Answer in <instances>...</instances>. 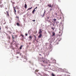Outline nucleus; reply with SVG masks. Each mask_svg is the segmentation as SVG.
I'll use <instances>...</instances> for the list:
<instances>
[{"label":"nucleus","mask_w":76,"mask_h":76,"mask_svg":"<svg viewBox=\"0 0 76 76\" xmlns=\"http://www.w3.org/2000/svg\"><path fill=\"white\" fill-rule=\"evenodd\" d=\"M26 36H28V34L27 33H26L25 34Z\"/></svg>","instance_id":"obj_24"},{"label":"nucleus","mask_w":76,"mask_h":76,"mask_svg":"<svg viewBox=\"0 0 76 76\" xmlns=\"http://www.w3.org/2000/svg\"><path fill=\"white\" fill-rule=\"evenodd\" d=\"M53 10V9L50 8L49 10L50 11H49L48 12H50L51 11Z\"/></svg>","instance_id":"obj_14"},{"label":"nucleus","mask_w":76,"mask_h":76,"mask_svg":"<svg viewBox=\"0 0 76 76\" xmlns=\"http://www.w3.org/2000/svg\"><path fill=\"white\" fill-rule=\"evenodd\" d=\"M21 36H22V37H23V34H21Z\"/></svg>","instance_id":"obj_31"},{"label":"nucleus","mask_w":76,"mask_h":76,"mask_svg":"<svg viewBox=\"0 0 76 76\" xmlns=\"http://www.w3.org/2000/svg\"><path fill=\"white\" fill-rule=\"evenodd\" d=\"M65 72H66V73H68V71H67V69L65 70Z\"/></svg>","instance_id":"obj_21"},{"label":"nucleus","mask_w":76,"mask_h":76,"mask_svg":"<svg viewBox=\"0 0 76 76\" xmlns=\"http://www.w3.org/2000/svg\"><path fill=\"white\" fill-rule=\"evenodd\" d=\"M45 10L44 12V14L42 16V17H44V14H45Z\"/></svg>","instance_id":"obj_18"},{"label":"nucleus","mask_w":76,"mask_h":76,"mask_svg":"<svg viewBox=\"0 0 76 76\" xmlns=\"http://www.w3.org/2000/svg\"><path fill=\"white\" fill-rule=\"evenodd\" d=\"M31 36H29V39H31Z\"/></svg>","instance_id":"obj_23"},{"label":"nucleus","mask_w":76,"mask_h":76,"mask_svg":"<svg viewBox=\"0 0 76 76\" xmlns=\"http://www.w3.org/2000/svg\"><path fill=\"white\" fill-rule=\"evenodd\" d=\"M42 62H43V63H44V62H45V60L42 61Z\"/></svg>","instance_id":"obj_27"},{"label":"nucleus","mask_w":76,"mask_h":76,"mask_svg":"<svg viewBox=\"0 0 76 76\" xmlns=\"http://www.w3.org/2000/svg\"><path fill=\"white\" fill-rule=\"evenodd\" d=\"M24 7L25 9H26V8H27V5H26V4H25Z\"/></svg>","instance_id":"obj_11"},{"label":"nucleus","mask_w":76,"mask_h":76,"mask_svg":"<svg viewBox=\"0 0 76 76\" xmlns=\"http://www.w3.org/2000/svg\"><path fill=\"white\" fill-rule=\"evenodd\" d=\"M16 25L18 26H20V24H19V23H16Z\"/></svg>","instance_id":"obj_10"},{"label":"nucleus","mask_w":76,"mask_h":76,"mask_svg":"<svg viewBox=\"0 0 76 76\" xmlns=\"http://www.w3.org/2000/svg\"><path fill=\"white\" fill-rule=\"evenodd\" d=\"M29 62L30 63H31V61H29Z\"/></svg>","instance_id":"obj_33"},{"label":"nucleus","mask_w":76,"mask_h":76,"mask_svg":"<svg viewBox=\"0 0 76 76\" xmlns=\"http://www.w3.org/2000/svg\"><path fill=\"white\" fill-rule=\"evenodd\" d=\"M3 4H2L0 5V7L1 8L3 7Z\"/></svg>","instance_id":"obj_20"},{"label":"nucleus","mask_w":76,"mask_h":76,"mask_svg":"<svg viewBox=\"0 0 76 76\" xmlns=\"http://www.w3.org/2000/svg\"><path fill=\"white\" fill-rule=\"evenodd\" d=\"M0 30H1V26H0Z\"/></svg>","instance_id":"obj_36"},{"label":"nucleus","mask_w":76,"mask_h":76,"mask_svg":"<svg viewBox=\"0 0 76 76\" xmlns=\"http://www.w3.org/2000/svg\"><path fill=\"white\" fill-rule=\"evenodd\" d=\"M32 21L33 22H35V20H32Z\"/></svg>","instance_id":"obj_28"},{"label":"nucleus","mask_w":76,"mask_h":76,"mask_svg":"<svg viewBox=\"0 0 76 76\" xmlns=\"http://www.w3.org/2000/svg\"><path fill=\"white\" fill-rule=\"evenodd\" d=\"M51 75L52 76H55V75H54V74H53V73H52Z\"/></svg>","instance_id":"obj_17"},{"label":"nucleus","mask_w":76,"mask_h":76,"mask_svg":"<svg viewBox=\"0 0 76 76\" xmlns=\"http://www.w3.org/2000/svg\"><path fill=\"white\" fill-rule=\"evenodd\" d=\"M62 34H63V31L61 30L59 32V37H61L62 35Z\"/></svg>","instance_id":"obj_1"},{"label":"nucleus","mask_w":76,"mask_h":76,"mask_svg":"<svg viewBox=\"0 0 76 76\" xmlns=\"http://www.w3.org/2000/svg\"><path fill=\"white\" fill-rule=\"evenodd\" d=\"M51 25V24H50Z\"/></svg>","instance_id":"obj_45"},{"label":"nucleus","mask_w":76,"mask_h":76,"mask_svg":"<svg viewBox=\"0 0 76 76\" xmlns=\"http://www.w3.org/2000/svg\"><path fill=\"white\" fill-rule=\"evenodd\" d=\"M7 17H9V12H7Z\"/></svg>","instance_id":"obj_9"},{"label":"nucleus","mask_w":76,"mask_h":76,"mask_svg":"<svg viewBox=\"0 0 76 76\" xmlns=\"http://www.w3.org/2000/svg\"><path fill=\"white\" fill-rule=\"evenodd\" d=\"M10 33H11V32L10 31Z\"/></svg>","instance_id":"obj_43"},{"label":"nucleus","mask_w":76,"mask_h":76,"mask_svg":"<svg viewBox=\"0 0 76 76\" xmlns=\"http://www.w3.org/2000/svg\"><path fill=\"white\" fill-rule=\"evenodd\" d=\"M42 37V34H40L38 37V38H41Z\"/></svg>","instance_id":"obj_6"},{"label":"nucleus","mask_w":76,"mask_h":76,"mask_svg":"<svg viewBox=\"0 0 76 76\" xmlns=\"http://www.w3.org/2000/svg\"><path fill=\"white\" fill-rule=\"evenodd\" d=\"M42 29H39V34H42Z\"/></svg>","instance_id":"obj_3"},{"label":"nucleus","mask_w":76,"mask_h":76,"mask_svg":"<svg viewBox=\"0 0 76 76\" xmlns=\"http://www.w3.org/2000/svg\"><path fill=\"white\" fill-rule=\"evenodd\" d=\"M22 57L23 58L25 59V60H26V61H27V58H26V56H23Z\"/></svg>","instance_id":"obj_2"},{"label":"nucleus","mask_w":76,"mask_h":76,"mask_svg":"<svg viewBox=\"0 0 76 76\" xmlns=\"http://www.w3.org/2000/svg\"><path fill=\"white\" fill-rule=\"evenodd\" d=\"M35 10H33L32 11V13H33V14H34V13L35 12Z\"/></svg>","instance_id":"obj_16"},{"label":"nucleus","mask_w":76,"mask_h":76,"mask_svg":"<svg viewBox=\"0 0 76 76\" xmlns=\"http://www.w3.org/2000/svg\"><path fill=\"white\" fill-rule=\"evenodd\" d=\"M55 15H57V13H55Z\"/></svg>","instance_id":"obj_34"},{"label":"nucleus","mask_w":76,"mask_h":76,"mask_svg":"<svg viewBox=\"0 0 76 76\" xmlns=\"http://www.w3.org/2000/svg\"><path fill=\"white\" fill-rule=\"evenodd\" d=\"M14 8V13H15V14H16V13H16V10L15 9V7H13Z\"/></svg>","instance_id":"obj_7"},{"label":"nucleus","mask_w":76,"mask_h":76,"mask_svg":"<svg viewBox=\"0 0 76 76\" xmlns=\"http://www.w3.org/2000/svg\"><path fill=\"white\" fill-rule=\"evenodd\" d=\"M37 9V7H36L35 8V9H34V10H35V9Z\"/></svg>","instance_id":"obj_32"},{"label":"nucleus","mask_w":76,"mask_h":76,"mask_svg":"<svg viewBox=\"0 0 76 76\" xmlns=\"http://www.w3.org/2000/svg\"><path fill=\"white\" fill-rule=\"evenodd\" d=\"M48 7H51V8H52L53 6H51V5L50 4H48Z\"/></svg>","instance_id":"obj_4"},{"label":"nucleus","mask_w":76,"mask_h":76,"mask_svg":"<svg viewBox=\"0 0 76 76\" xmlns=\"http://www.w3.org/2000/svg\"><path fill=\"white\" fill-rule=\"evenodd\" d=\"M16 18V19H17V20H19V17L18 16H17L16 17H15Z\"/></svg>","instance_id":"obj_5"},{"label":"nucleus","mask_w":76,"mask_h":76,"mask_svg":"<svg viewBox=\"0 0 76 76\" xmlns=\"http://www.w3.org/2000/svg\"><path fill=\"white\" fill-rule=\"evenodd\" d=\"M12 39H14V37H13V36H12Z\"/></svg>","instance_id":"obj_29"},{"label":"nucleus","mask_w":76,"mask_h":76,"mask_svg":"<svg viewBox=\"0 0 76 76\" xmlns=\"http://www.w3.org/2000/svg\"><path fill=\"white\" fill-rule=\"evenodd\" d=\"M35 72H38V70H36V71H35Z\"/></svg>","instance_id":"obj_30"},{"label":"nucleus","mask_w":76,"mask_h":76,"mask_svg":"<svg viewBox=\"0 0 76 76\" xmlns=\"http://www.w3.org/2000/svg\"><path fill=\"white\" fill-rule=\"evenodd\" d=\"M48 22L49 23H52L51 22V21L49 20L48 21Z\"/></svg>","instance_id":"obj_22"},{"label":"nucleus","mask_w":76,"mask_h":76,"mask_svg":"<svg viewBox=\"0 0 76 76\" xmlns=\"http://www.w3.org/2000/svg\"><path fill=\"white\" fill-rule=\"evenodd\" d=\"M18 57H18V56H17V58H18Z\"/></svg>","instance_id":"obj_41"},{"label":"nucleus","mask_w":76,"mask_h":76,"mask_svg":"<svg viewBox=\"0 0 76 76\" xmlns=\"http://www.w3.org/2000/svg\"><path fill=\"white\" fill-rule=\"evenodd\" d=\"M31 44V43H29V45H30V44Z\"/></svg>","instance_id":"obj_38"},{"label":"nucleus","mask_w":76,"mask_h":76,"mask_svg":"<svg viewBox=\"0 0 76 76\" xmlns=\"http://www.w3.org/2000/svg\"><path fill=\"white\" fill-rule=\"evenodd\" d=\"M39 56H42L41 54H39Z\"/></svg>","instance_id":"obj_40"},{"label":"nucleus","mask_w":76,"mask_h":76,"mask_svg":"<svg viewBox=\"0 0 76 76\" xmlns=\"http://www.w3.org/2000/svg\"><path fill=\"white\" fill-rule=\"evenodd\" d=\"M26 61H25V62Z\"/></svg>","instance_id":"obj_44"},{"label":"nucleus","mask_w":76,"mask_h":76,"mask_svg":"<svg viewBox=\"0 0 76 76\" xmlns=\"http://www.w3.org/2000/svg\"><path fill=\"white\" fill-rule=\"evenodd\" d=\"M1 3H2L1 0H0V4H1Z\"/></svg>","instance_id":"obj_26"},{"label":"nucleus","mask_w":76,"mask_h":76,"mask_svg":"<svg viewBox=\"0 0 76 76\" xmlns=\"http://www.w3.org/2000/svg\"><path fill=\"white\" fill-rule=\"evenodd\" d=\"M55 33L54 32H53L52 33V37H54V36L55 37Z\"/></svg>","instance_id":"obj_8"},{"label":"nucleus","mask_w":76,"mask_h":76,"mask_svg":"<svg viewBox=\"0 0 76 76\" xmlns=\"http://www.w3.org/2000/svg\"><path fill=\"white\" fill-rule=\"evenodd\" d=\"M53 20H54V22H56V20H57V19H53Z\"/></svg>","instance_id":"obj_19"},{"label":"nucleus","mask_w":76,"mask_h":76,"mask_svg":"<svg viewBox=\"0 0 76 76\" xmlns=\"http://www.w3.org/2000/svg\"><path fill=\"white\" fill-rule=\"evenodd\" d=\"M15 38H17V36H15Z\"/></svg>","instance_id":"obj_37"},{"label":"nucleus","mask_w":76,"mask_h":76,"mask_svg":"<svg viewBox=\"0 0 76 76\" xmlns=\"http://www.w3.org/2000/svg\"><path fill=\"white\" fill-rule=\"evenodd\" d=\"M47 18H48V19H49V17H47Z\"/></svg>","instance_id":"obj_35"},{"label":"nucleus","mask_w":76,"mask_h":76,"mask_svg":"<svg viewBox=\"0 0 76 76\" xmlns=\"http://www.w3.org/2000/svg\"><path fill=\"white\" fill-rule=\"evenodd\" d=\"M61 17H60V19H61Z\"/></svg>","instance_id":"obj_42"},{"label":"nucleus","mask_w":76,"mask_h":76,"mask_svg":"<svg viewBox=\"0 0 76 76\" xmlns=\"http://www.w3.org/2000/svg\"><path fill=\"white\" fill-rule=\"evenodd\" d=\"M32 7H31V8H28V9H27V11H28V10H31V9H32Z\"/></svg>","instance_id":"obj_13"},{"label":"nucleus","mask_w":76,"mask_h":76,"mask_svg":"<svg viewBox=\"0 0 76 76\" xmlns=\"http://www.w3.org/2000/svg\"><path fill=\"white\" fill-rule=\"evenodd\" d=\"M51 29L53 30V31H54V29H55V28H54V27H52Z\"/></svg>","instance_id":"obj_12"},{"label":"nucleus","mask_w":76,"mask_h":76,"mask_svg":"<svg viewBox=\"0 0 76 76\" xmlns=\"http://www.w3.org/2000/svg\"><path fill=\"white\" fill-rule=\"evenodd\" d=\"M34 37H35V40L36 39V36L35 35H34Z\"/></svg>","instance_id":"obj_25"},{"label":"nucleus","mask_w":76,"mask_h":76,"mask_svg":"<svg viewBox=\"0 0 76 76\" xmlns=\"http://www.w3.org/2000/svg\"><path fill=\"white\" fill-rule=\"evenodd\" d=\"M23 47V46H21L20 47V50H21V49H22V47Z\"/></svg>","instance_id":"obj_15"},{"label":"nucleus","mask_w":76,"mask_h":76,"mask_svg":"<svg viewBox=\"0 0 76 76\" xmlns=\"http://www.w3.org/2000/svg\"><path fill=\"white\" fill-rule=\"evenodd\" d=\"M5 9H7V8H5Z\"/></svg>","instance_id":"obj_39"}]
</instances>
